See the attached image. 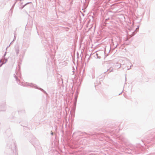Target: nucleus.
Masks as SVG:
<instances>
[{"instance_id":"nucleus-25","label":"nucleus","mask_w":155,"mask_h":155,"mask_svg":"<svg viewBox=\"0 0 155 155\" xmlns=\"http://www.w3.org/2000/svg\"><path fill=\"white\" fill-rule=\"evenodd\" d=\"M14 41H13L11 43H10V45H9V46L11 44H12V43Z\"/></svg>"},{"instance_id":"nucleus-29","label":"nucleus","mask_w":155,"mask_h":155,"mask_svg":"<svg viewBox=\"0 0 155 155\" xmlns=\"http://www.w3.org/2000/svg\"><path fill=\"white\" fill-rule=\"evenodd\" d=\"M125 80H126V77L125 78Z\"/></svg>"},{"instance_id":"nucleus-21","label":"nucleus","mask_w":155,"mask_h":155,"mask_svg":"<svg viewBox=\"0 0 155 155\" xmlns=\"http://www.w3.org/2000/svg\"><path fill=\"white\" fill-rule=\"evenodd\" d=\"M43 93H44L46 95H48L47 93L45 91H44L43 92Z\"/></svg>"},{"instance_id":"nucleus-28","label":"nucleus","mask_w":155,"mask_h":155,"mask_svg":"<svg viewBox=\"0 0 155 155\" xmlns=\"http://www.w3.org/2000/svg\"><path fill=\"white\" fill-rule=\"evenodd\" d=\"M122 92H121L119 94V95H120V94H121L122 93Z\"/></svg>"},{"instance_id":"nucleus-12","label":"nucleus","mask_w":155,"mask_h":155,"mask_svg":"<svg viewBox=\"0 0 155 155\" xmlns=\"http://www.w3.org/2000/svg\"><path fill=\"white\" fill-rule=\"evenodd\" d=\"M94 57L96 58H101L100 56H98V54L97 53L95 54Z\"/></svg>"},{"instance_id":"nucleus-4","label":"nucleus","mask_w":155,"mask_h":155,"mask_svg":"<svg viewBox=\"0 0 155 155\" xmlns=\"http://www.w3.org/2000/svg\"><path fill=\"white\" fill-rule=\"evenodd\" d=\"M19 47L18 45H17L15 46V51L16 54L17 56L19 54Z\"/></svg>"},{"instance_id":"nucleus-3","label":"nucleus","mask_w":155,"mask_h":155,"mask_svg":"<svg viewBox=\"0 0 155 155\" xmlns=\"http://www.w3.org/2000/svg\"><path fill=\"white\" fill-rule=\"evenodd\" d=\"M108 68H107V69H106L105 71H104V73H105L107 71H109V73L112 72L113 71V68L111 67H110V66L108 67Z\"/></svg>"},{"instance_id":"nucleus-5","label":"nucleus","mask_w":155,"mask_h":155,"mask_svg":"<svg viewBox=\"0 0 155 155\" xmlns=\"http://www.w3.org/2000/svg\"><path fill=\"white\" fill-rule=\"evenodd\" d=\"M113 41H114V40H113ZM120 42L119 41H113V44L114 46V48H116L117 47V46L119 45Z\"/></svg>"},{"instance_id":"nucleus-7","label":"nucleus","mask_w":155,"mask_h":155,"mask_svg":"<svg viewBox=\"0 0 155 155\" xmlns=\"http://www.w3.org/2000/svg\"><path fill=\"white\" fill-rule=\"evenodd\" d=\"M133 66L132 64H131V65H130V67H129V66L126 65H124L123 68H126V69L127 70H129L131 68V66Z\"/></svg>"},{"instance_id":"nucleus-27","label":"nucleus","mask_w":155,"mask_h":155,"mask_svg":"<svg viewBox=\"0 0 155 155\" xmlns=\"http://www.w3.org/2000/svg\"><path fill=\"white\" fill-rule=\"evenodd\" d=\"M0 62L1 63L2 62V60H0Z\"/></svg>"},{"instance_id":"nucleus-13","label":"nucleus","mask_w":155,"mask_h":155,"mask_svg":"<svg viewBox=\"0 0 155 155\" xmlns=\"http://www.w3.org/2000/svg\"><path fill=\"white\" fill-rule=\"evenodd\" d=\"M35 88H37V89H38L39 90H40L41 91H42L43 92L45 91L43 89H42V88H40V87H39V88H38L37 87H35Z\"/></svg>"},{"instance_id":"nucleus-8","label":"nucleus","mask_w":155,"mask_h":155,"mask_svg":"<svg viewBox=\"0 0 155 155\" xmlns=\"http://www.w3.org/2000/svg\"><path fill=\"white\" fill-rule=\"evenodd\" d=\"M4 59L3 61L2 62V63L0 64V67H1L3 64H5L8 61V59L6 58H3Z\"/></svg>"},{"instance_id":"nucleus-26","label":"nucleus","mask_w":155,"mask_h":155,"mask_svg":"<svg viewBox=\"0 0 155 155\" xmlns=\"http://www.w3.org/2000/svg\"><path fill=\"white\" fill-rule=\"evenodd\" d=\"M13 8H12H12H11V9H12V10H13Z\"/></svg>"},{"instance_id":"nucleus-24","label":"nucleus","mask_w":155,"mask_h":155,"mask_svg":"<svg viewBox=\"0 0 155 155\" xmlns=\"http://www.w3.org/2000/svg\"><path fill=\"white\" fill-rule=\"evenodd\" d=\"M33 84H31V83L30 84V85L31 86H33Z\"/></svg>"},{"instance_id":"nucleus-19","label":"nucleus","mask_w":155,"mask_h":155,"mask_svg":"<svg viewBox=\"0 0 155 155\" xmlns=\"http://www.w3.org/2000/svg\"><path fill=\"white\" fill-rule=\"evenodd\" d=\"M16 2H15L14 3V4L13 5L12 7V8H14V7L15 5V3H16Z\"/></svg>"},{"instance_id":"nucleus-11","label":"nucleus","mask_w":155,"mask_h":155,"mask_svg":"<svg viewBox=\"0 0 155 155\" xmlns=\"http://www.w3.org/2000/svg\"><path fill=\"white\" fill-rule=\"evenodd\" d=\"M104 75H103L102 76L101 75L99 76V79L100 80V81H102L103 80V79L104 78Z\"/></svg>"},{"instance_id":"nucleus-9","label":"nucleus","mask_w":155,"mask_h":155,"mask_svg":"<svg viewBox=\"0 0 155 155\" xmlns=\"http://www.w3.org/2000/svg\"><path fill=\"white\" fill-rule=\"evenodd\" d=\"M139 28V26H138V27L137 28H136L135 30V31L132 32V36L134 35L137 33V32L138 31Z\"/></svg>"},{"instance_id":"nucleus-1","label":"nucleus","mask_w":155,"mask_h":155,"mask_svg":"<svg viewBox=\"0 0 155 155\" xmlns=\"http://www.w3.org/2000/svg\"><path fill=\"white\" fill-rule=\"evenodd\" d=\"M30 142L35 147H36L40 145L38 141L35 137L32 138L30 140Z\"/></svg>"},{"instance_id":"nucleus-14","label":"nucleus","mask_w":155,"mask_h":155,"mask_svg":"<svg viewBox=\"0 0 155 155\" xmlns=\"http://www.w3.org/2000/svg\"><path fill=\"white\" fill-rule=\"evenodd\" d=\"M14 76L15 78V79L16 80V81H18V82H20V80H18L17 77L16 76V75L15 74H14Z\"/></svg>"},{"instance_id":"nucleus-15","label":"nucleus","mask_w":155,"mask_h":155,"mask_svg":"<svg viewBox=\"0 0 155 155\" xmlns=\"http://www.w3.org/2000/svg\"><path fill=\"white\" fill-rule=\"evenodd\" d=\"M12 12H13V10H12V9H11L10 10L9 12V13H10L11 15H12Z\"/></svg>"},{"instance_id":"nucleus-10","label":"nucleus","mask_w":155,"mask_h":155,"mask_svg":"<svg viewBox=\"0 0 155 155\" xmlns=\"http://www.w3.org/2000/svg\"><path fill=\"white\" fill-rule=\"evenodd\" d=\"M31 3V2L27 3L25 4V5H23L21 7H20L19 8V9H22L25 7L27 5H28V4H30V3Z\"/></svg>"},{"instance_id":"nucleus-20","label":"nucleus","mask_w":155,"mask_h":155,"mask_svg":"<svg viewBox=\"0 0 155 155\" xmlns=\"http://www.w3.org/2000/svg\"><path fill=\"white\" fill-rule=\"evenodd\" d=\"M20 81L19 82V83L18 82V83L21 85H23V84H22V83H23V82H22V83L21 84H20Z\"/></svg>"},{"instance_id":"nucleus-16","label":"nucleus","mask_w":155,"mask_h":155,"mask_svg":"<svg viewBox=\"0 0 155 155\" xmlns=\"http://www.w3.org/2000/svg\"><path fill=\"white\" fill-rule=\"evenodd\" d=\"M81 72L80 73V77H81V78H82V76L83 75V73H84V71H83V72L82 73V74H81Z\"/></svg>"},{"instance_id":"nucleus-2","label":"nucleus","mask_w":155,"mask_h":155,"mask_svg":"<svg viewBox=\"0 0 155 155\" xmlns=\"http://www.w3.org/2000/svg\"><path fill=\"white\" fill-rule=\"evenodd\" d=\"M29 44L28 42H24L22 45V47L25 48V49L26 50L29 47Z\"/></svg>"},{"instance_id":"nucleus-6","label":"nucleus","mask_w":155,"mask_h":155,"mask_svg":"<svg viewBox=\"0 0 155 155\" xmlns=\"http://www.w3.org/2000/svg\"><path fill=\"white\" fill-rule=\"evenodd\" d=\"M77 98H78V96H76L74 98V104L75 106V107L73 109L74 112H75V107H76V103H77Z\"/></svg>"},{"instance_id":"nucleus-18","label":"nucleus","mask_w":155,"mask_h":155,"mask_svg":"<svg viewBox=\"0 0 155 155\" xmlns=\"http://www.w3.org/2000/svg\"><path fill=\"white\" fill-rule=\"evenodd\" d=\"M6 54V51H5V53L4 54V55L3 56V57H2L3 58H5V56Z\"/></svg>"},{"instance_id":"nucleus-22","label":"nucleus","mask_w":155,"mask_h":155,"mask_svg":"<svg viewBox=\"0 0 155 155\" xmlns=\"http://www.w3.org/2000/svg\"><path fill=\"white\" fill-rule=\"evenodd\" d=\"M51 135H53V133L52 132V131H51Z\"/></svg>"},{"instance_id":"nucleus-17","label":"nucleus","mask_w":155,"mask_h":155,"mask_svg":"<svg viewBox=\"0 0 155 155\" xmlns=\"http://www.w3.org/2000/svg\"><path fill=\"white\" fill-rule=\"evenodd\" d=\"M16 39V35L14 34V39L13 40V41H14Z\"/></svg>"},{"instance_id":"nucleus-30","label":"nucleus","mask_w":155,"mask_h":155,"mask_svg":"<svg viewBox=\"0 0 155 155\" xmlns=\"http://www.w3.org/2000/svg\"><path fill=\"white\" fill-rule=\"evenodd\" d=\"M20 0V1H21V0Z\"/></svg>"},{"instance_id":"nucleus-23","label":"nucleus","mask_w":155,"mask_h":155,"mask_svg":"<svg viewBox=\"0 0 155 155\" xmlns=\"http://www.w3.org/2000/svg\"><path fill=\"white\" fill-rule=\"evenodd\" d=\"M109 19V18H108L107 19H106L105 20V22H107V21Z\"/></svg>"}]
</instances>
